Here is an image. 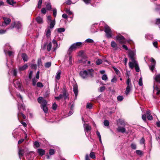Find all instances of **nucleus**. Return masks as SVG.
I'll list each match as a JSON object with an SVG mask.
<instances>
[{
    "mask_svg": "<svg viewBox=\"0 0 160 160\" xmlns=\"http://www.w3.org/2000/svg\"><path fill=\"white\" fill-rule=\"evenodd\" d=\"M93 74L94 70L91 69L81 71L79 73V75L81 77L85 79H87L89 77L92 78L93 76Z\"/></svg>",
    "mask_w": 160,
    "mask_h": 160,
    "instance_id": "nucleus-1",
    "label": "nucleus"
},
{
    "mask_svg": "<svg viewBox=\"0 0 160 160\" xmlns=\"http://www.w3.org/2000/svg\"><path fill=\"white\" fill-rule=\"evenodd\" d=\"M153 88L154 91H157L156 94L158 95L160 93V86L158 83L160 84V74L156 75L154 78Z\"/></svg>",
    "mask_w": 160,
    "mask_h": 160,
    "instance_id": "nucleus-2",
    "label": "nucleus"
},
{
    "mask_svg": "<svg viewBox=\"0 0 160 160\" xmlns=\"http://www.w3.org/2000/svg\"><path fill=\"white\" fill-rule=\"evenodd\" d=\"M18 108L19 112L18 113V120L19 121V118L22 116L23 119H25L26 118V116L22 114V112H21L22 109V110L24 111L25 110L24 106L22 103L20 104L19 102L18 104Z\"/></svg>",
    "mask_w": 160,
    "mask_h": 160,
    "instance_id": "nucleus-3",
    "label": "nucleus"
},
{
    "mask_svg": "<svg viewBox=\"0 0 160 160\" xmlns=\"http://www.w3.org/2000/svg\"><path fill=\"white\" fill-rule=\"evenodd\" d=\"M103 24L105 25L104 31L106 33V36L108 38H110L112 36V33L111 32V29L107 25H106L103 21H102L100 22V25Z\"/></svg>",
    "mask_w": 160,
    "mask_h": 160,
    "instance_id": "nucleus-4",
    "label": "nucleus"
},
{
    "mask_svg": "<svg viewBox=\"0 0 160 160\" xmlns=\"http://www.w3.org/2000/svg\"><path fill=\"white\" fill-rule=\"evenodd\" d=\"M126 83L127 87L125 91V93L127 95L129 94L132 89V84L131 82V80L129 77L126 81Z\"/></svg>",
    "mask_w": 160,
    "mask_h": 160,
    "instance_id": "nucleus-5",
    "label": "nucleus"
},
{
    "mask_svg": "<svg viewBox=\"0 0 160 160\" xmlns=\"http://www.w3.org/2000/svg\"><path fill=\"white\" fill-rule=\"evenodd\" d=\"M116 38V40L118 41L120 44H123L126 43V39L123 36L121 35H118Z\"/></svg>",
    "mask_w": 160,
    "mask_h": 160,
    "instance_id": "nucleus-6",
    "label": "nucleus"
},
{
    "mask_svg": "<svg viewBox=\"0 0 160 160\" xmlns=\"http://www.w3.org/2000/svg\"><path fill=\"white\" fill-rule=\"evenodd\" d=\"M128 55L131 59L132 61H136L134 58V56L135 55V52L134 51H132L131 50H128Z\"/></svg>",
    "mask_w": 160,
    "mask_h": 160,
    "instance_id": "nucleus-7",
    "label": "nucleus"
},
{
    "mask_svg": "<svg viewBox=\"0 0 160 160\" xmlns=\"http://www.w3.org/2000/svg\"><path fill=\"white\" fill-rule=\"evenodd\" d=\"M14 84L16 88L20 89L21 88V80L19 79L13 81Z\"/></svg>",
    "mask_w": 160,
    "mask_h": 160,
    "instance_id": "nucleus-8",
    "label": "nucleus"
},
{
    "mask_svg": "<svg viewBox=\"0 0 160 160\" xmlns=\"http://www.w3.org/2000/svg\"><path fill=\"white\" fill-rule=\"evenodd\" d=\"M150 61L152 63L151 65L149 66L150 69L151 71H153L156 64V62L155 60L152 58L150 59Z\"/></svg>",
    "mask_w": 160,
    "mask_h": 160,
    "instance_id": "nucleus-9",
    "label": "nucleus"
},
{
    "mask_svg": "<svg viewBox=\"0 0 160 160\" xmlns=\"http://www.w3.org/2000/svg\"><path fill=\"white\" fill-rule=\"evenodd\" d=\"M3 19L4 20V22L2 23V26L7 25L10 23L11 21L10 18L5 17H3Z\"/></svg>",
    "mask_w": 160,
    "mask_h": 160,
    "instance_id": "nucleus-10",
    "label": "nucleus"
},
{
    "mask_svg": "<svg viewBox=\"0 0 160 160\" xmlns=\"http://www.w3.org/2000/svg\"><path fill=\"white\" fill-rule=\"evenodd\" d=\"M84 130L85 132L88 133L91 130V126L88 124H83Z\"/></svg>",
    "mask_w": 160,
    "mask_h": 160,
    "instance_id": "nucleus-11",
    "label": "nucleus"
},
{
    "mask_svg": "<svg viewBox=\"0 0 160 160\" xmlns=\"http://www.w3.org/2000/svg\"><path fill=\"white\" fill-rule=\"evenodd\" d=\"M77 48L75 43L73 44L69 48L68 52V54L69 55L71 54L72 52V51L73 50Z\"/></svg>",
    "mask_w": 160,
    "mask_h": 160,
    "instance_id": "nucleus-12",
    "label": "nucleus"
},
{
    "mask_svg": "<svg viewBox=\"0 0 160 160\" xmlns=\"http://www.w3.org/2000/svg\"><path fill=\"white\" fill-rule=\"evenodd\" d=\"M73 91L75 94V96L76 98L78 93V86L77 84H75L73 86Z\"/></svg>",
    "mask_w": 160,
    "mask_h": 160,
    "instance_id": "nucleus-13",
    "label": "nucleus"
},
{
    "mask_svg": "<svg viewBox=\"0 0 160 160\" xmlns=\"http://www.w3.org/2000/svg\"><path fill=\"white\" fill-rule=\"evenodd\" d=\"M111 45L115 50H117L118 48L117 44L114 41H112L111 42Z\"/></svg>",
    "mask_w": 160,
    "mask_h": 160,
    "instance_id": "nucleus-14",
    "label": "nucleus"
},
{
    "mask_svg": "<svg viewBox=\"0 0 160 160\" xmlns=\"http://www.w3.org/2000/svg\"><path fill=\"white\" fill-rule=\"evenodd\" d=\"M117 130L118 132H121L122 133L125 132L126 131L125 128L122 127H118L117 128Z\"/></svg>",
    "mask_w": 160,
    "mask_h": 160,
    "instance_id": "nucleus-15",
    "label": "nucleus"
},
{
    "mask_svg": "<svg viewBox=\"0 0 160 160\" xmlns=\"http://www.w3.org/2000/svg\"><path fill=\"white\" fill-rule=\"evenodd\" d=\"M37 152L41 156L44 155L45 153L44 150L42 149H38L37 150Z\"/></svg>",
    "mask_w": 160,
    "mask_h": 160,
    "instance_id": "nucleus-16",
    "label": "nucleus"
},
{
    "mask_svg": "<svg viewBox=\"0 0 160 160\" xmlns=\"http://www.w3.org/2000/svg\"><path fill=\"white\" fill-rule=\"evenodd\" d=\"M28 66L27 64H25L23 66L19 67V70L21 71H22L25 70L28 68Z\"/></svg>",
    "mask_w": 160,
    "mask_h": 160,
    "instance_id": "nucleus-17",
    "label": "nucleus"
},
{
    "mask_svg": "<svg viewBox=\"0 0 160 160\" xmlns=\"http://www.w3.org/2000/svg\"><path fill=\"white\" fill-rule=\"evenodd\" d=\"M36 21L39 24H42L43 23V21L42 18L40 17H38L36 18Z\"/></svg>",
    "mask_w": 160,
    "mask_h": 160,
    "instance_id": "nucleus-18",
    "label": "nucleus"
},
{
    "mask_svg": "<svg viewBox=\"0 0 160 160\" xmlns=\"http://www.w3.org/2000/svg\"><path fill=\"white\" fill-rule=\"evenodd\" d=\"M134 67H135V70L136 72H138L140 71V69L138 65V62H137V61H134Z\"/></svg>",
    "mask_w": 160,
    "mask_h": 160,
    "instance_id": "nucleus-19",
    "label": "nucleus"
},
{
    "mask_svg": "<svg viewBox=\"0 0 160 160\" xmlns=\"http://www.w3.org/2000/svg\"><path fill=\"white\" fill-rule=\"evenodd\" d=\"M22 57L24 62L27 61L28 58L27 55L25 53H22Z\"/></svg>",
    "mask_w": 160,
    "mask_h": 160,
    "instance_id": "nucleus-20",
    "label": "nucleus"
},
{
    "mask_svg": "<svg viewBox=\"0 0 160 160\" xmlns=\"http://www.w3.org/2000/svg\"><path fill=\"white\" fill-rule=\"evenodd\" d=\"M61 71H58L56 73V78L58 80L60 78V75L61 74Z\"/></svg>",
    "mask_w": 160,
    "mask_h": 160,
    "instance_id": "nucleus-21",
    "label": "nucleus"
},
{
    "mask_svg": "<svg viewBox=\"0 0 160 160\" xmlns=\"http://www.w3.org/2000/svg\"><path fill=\"white\" fill-rule=\"evenodd\" d=\"M6 2L8 3L12 6H13L16 3L13 0H7Z\"/></svg>",
    "mask_w": 160,
    "mask_h": 160,
    "instance_id": "nucleus-22",
    "label": "nucleus"
},
{
    "mask_svg": "<svg viewBox=\"0 0 160 160\" xmlns=\"http://www.w3.org/2000/svg\"><path fill=\"white\" fill-rule=\"evenodd\" d=\"M51 31L50 28H48L46 30V35L47 37H49L51 35Z\"/></svg>",
    "mask_w": 160,
    "mask_h": 160,
    "instance_id": "nucleus-23",
    "label": "nucleus"
},
{
    "mask_svg": "<svg viewBox=\"0 0 160 160\" xmlns=\"http://www.w3.org/2000/svg\"><path fill=\"white\" fill-rule=\"evenodd\" d=\"M60 37H59V34H58L55 37V39L58 40H62L63 38V35L62 34L60 33Z\"/></svg>",
    "mask_w": 160,
    "mask_h": 160,
    "instance_id": "nucleus-24",
    "label": "nucleus"
},
{
    "mask_svg": "<svg viewBox=\"0 0 160 160\" xmlns=\"http://www.w3.org/2000/svg\"><path fill=\"white\" fill-rule=\"evenodd\" d=\"M50 22V28L51 29L52 28H53L55 25V20H53L52 21Z\"/></svg>",
    "mask_w": 160,
    "mask_h": 160,
    "instance_id": "nucleus-25",
    "label": "nucleus"
},
{
    "mask_svg": "<svg viewBox=\"0 0 160 160\" xmlns=\"http://www.w3.org/2000/svg\"><path fill=\"white\" fill-rule=\"evenodd\" d=\"M4 52L5 54H7V53H8V55L10 56H11L14 53V52L12 51H7V50H4Z\"/></svg>",
    "mask_w": 160,
    "mask_h": 160,
    "instance_id": "nucleus-26",
    "label": "nucleus"
},
{
    "mask_svg": "<svg viewBox=\"0 0 160 160\" xmlns=\"http://www.w3.org/2000/svg\"><path fill=\"white\" fill-rule=\"evenodd\" d=\"M129 68L131 69H132L134 67V61L129 62Z\"/></svg>",
    "mask_w": 160,
    "mask_h": 160,
    "instance_id": "nucleus-27",
    "label": "nucleus"
},
{
    "mask_svg": "<svg viewBox=\"0 0 160 160\" xmlns=\"http://www.w3.org/2000/svg\"><path fill=\"white\" fill-rule=\"evenodd\" d=\"M52 48V43L51 42H50L49 43V44L48 45L47 47V50L48 51H50L51 49Z\"/></svg>",
    "mask_w": 160,
    "mask_h": 160,
    "instance_id": "nucleus-28",
    "label": "nucleus"
},
{
    "mask_svg": "<svg viewBox=\"0 0 160 160\" xmlns=\"http://www.w3.org/2000/svg\"><path fill=\"white\" fill-rule=\"evenodd\" d=\"M24 151L22 149H20L19 151L18 154L20 157L22 156L24 154Z\"/></svg>",
    "mask_w": 160,
    "mask_h": 160,
    "instance_id": "nucleus-29",
    "label": "nucleus"
},
{
    "mask_svg": "<svg viewBox=\"0 0 160 160\" xmlns=\"http://www.w3.org/2000/svg\"><path fill=\"white\" fill-rule=\"evenodd\" d=\"M57 30L58 32L60 33L63 32L65 31V28H58Z\"/></svg>",
    "mask_w": 160,
    "mask_h": 160,
    "instance_id": "nucleus-30",
    "label": "nucleus"
},
{
    "mask_svg": "<svg viewBox=\"0 0 160 160\" xmlns=\"http://www.w3.org/2000/svg\"><path fill=\"white\" fill-rule=\"evenodd\" d=\"M145 38L148 39H150L153 38L152 35L150 34H147L145 35Z\"/></svg>",
    "mask_w": 160,
    "mask_h": 160,
    "instance_id": "nucleus-31",
    "label": "nucleus"
},
{
    "mask_svg": "<svg viewBox=\"0 0 160 160\" xmlns=\"http://www.w3.org/2000/svg\"><path fill=\"white\" fill-rule=\"evenodd\" d=\"M42 108L43 111L44 112L47 113L48 112V108L46 106V105L45 106H42Z\"/></svg>",
    "mask_w": 160,
    "mask_h": 160,
    "instance_id": "nucleus-32",
    "label": "nucleus"
},
{
    "mask_svg": "<svg viewBox=\"0 0 160 160\" xmlns=\"http://www.w3.org/2000/svg\"><path fill=\"white\" fill-rule=\"evenodd\" d=\"M68 54V55L69 56V60H68L69 63L70 64H72V56L71 55V54H70V55H69Z\"/></svg>",
    "mask_w": 160,
    "mask_h": 160,
    "instance_id": "nucleus-33",
    "label": "nucleus"
},
{
    "mask_svg": "<svg viewBox=\"0 0 160 160\" xmlns=\"http://www.w3.org/2000/svg\"><path fill=\"white\" fill-rule=\"evenodd\" d=\"M46 8L47 10H50L52 9V6L50 3H48L46 5Z\"/></svg>",
    "mask_w": 160,
    "mask_h": 160,
    "instance_id": "nucleus-34",
    "label": "nucleus"
},
{
    "mask_svg": "<svg viewBox=\"0 0 160 160\" xmlns=\"http://www.w3.org/2000/svg\"><path fill=\"white\" fill-rule=\"evenodd\" d=\"M42 0H39L38 4V8H41V5L42 3Z\"/></svg>",
    "mask_w": 160,
    "mask_h": 160,
    "instance_id": "nucleus-35",
    "label": "nucleus"
},
{
    "mask_svg": "<svg viewBox=\"0 0 160 160\" xmlns=\"http://www.w3.org/2000/svg\"><path fill=\"white\" fill-rule=\"evenodd\" d=\"M65 11L69 15L73 14V12L68 9H67Z\"/></svg>",
    "mask_w": 160,
    "mask_h": 160,
    "instance_id": "nucleus-36",
    "label": "nucleus"
},
{
    "mask_svg": "<svg viewBox=\"0 0 160 160\" xmlns=\"http://www.w3.org/2000/svg\"><path fill=\"white\" fill-rule=\"evenodd\" d=\"M51 65V63L50 62H48L46 63L45 64V66L46 68H48L50 67Z\"/></svg>",
    "mask_w": 160,
    "mask_h": 160,
    "instance_id": "nucleus-37",
    "label": "nucleus"
},
{
    "mask_svg": "<svg viewBox=\"0 0 160 160\" xmlns=\"http://www.w3.org/2000/svg\"><path fill=\"white\" fill-rule=\"evenodd\" d=\"M74 43L77 48H79L82 44V43L81 42H78Z\"/></svg>",
    "mask_w": 160,
    "mask_h": 160,
    "instance_id": "nucleus-38",
    "label": "nucleus"
},
{
    "mask_svg": "<svg viewBox=\"0 0 160 160\" xmlns=\"http://www.w3.org/2000/svg\"><path fill=\"white\" fill-rule=\"evenodd\" d=\"M55 38L53 39L52 41V42L53 44L54 45V46L56 47V48H57L58 47V44L57 43V42L56 41Z\"/></svg>",
    "mask_w": 160,
    "mask_h": 160,
    "instance_id": "nucleus-39",
    "label": "nucleus"
},
{
    "mask_svg": "<svg viewBox=\"0 0 160 160\" xmlns=\"http://www.w3.org/2000/svg\"><path fill=\"white\" fill-rule=\"evenodd\" d=\"M16 95L17 96L18 98L20 99V101H21L22 102V98L19 93H17L16 94Z\"/></svg>",
    "mask_w": 160,
    "mask_h": 160,
    "instance_id": "nucleus-40",
    "label": "nucleus"
},
{
    "mask_svg": "<svg viewBox=\"0 0 160 160\" xmlns=\"http://www.w3.org/2000/svg\"><path fill=\"white\" fill-rule=\"evenodd\" d=\"M63 98L62 94H60L58 97H55V99L57 100H59Z\"/></svg>",
    "mask_w": 160,
    "mask_h": 160,
    "instance_id": "nucleus-41",
    "label": "nucleus"
},
{
    "mask_svg": "<svg viewBox=\"0 0 160 160\" xmlns=\"http://www.w3.org/2000/svg\"><path fill=\"white\" fill-rule=\"evenodd\" d=\"M138 84L140 86H142L143 85L142 78V77H141L139 80Z\"/></svg>",
    "mask_w": 160,
    "mask_h": 160,
    "instance_id": "nucleus-42",
    "label": "nucleus"
},
{
    "mask_svg": "<svg viewBox=\"0 0 160 160\" xmlns=\"http://www.w3.org/2000/svg\"><path fill=\"white\" fill-rule=\"evenodd\" d=\"M90 157L92 158H95V156L94 153L93 152H92L90 153Z\"/></svg>",
    "mask_w": 160,
    "mask_h": 160,
    "instance_id": "nucleus-43",
    "label": "nucleus"
},
{
    "mask_svg": "<svg viewBox=\"0 0 160 160\" xmlns=\"http://www.w3.org/2000/svg\"><path fill=\"white\" fill-rule=\"evenodd\" d=\"M136 153L139 155H142V151L139 150H137L136 151Z\"/></svg>",
    "mask_w": 160,
    "mask_h": 160,
    "instance_id": "nucleus-44",
    "label": "nucleus"
},
{
    "mask_svg": "<svg viewBox=\"0 0 160 160\" xmlns=\"http://www.w3.org/2000/svg\"><path fill=\"white\" fill-rule=\"evenodd\" d=\"M32 74H33V72L32 71H30L29 73V75H28V77L29 79H31L32 78Z\"/></svg>",
    "mask_w": 160,
    "mask_h": 160,
    "instance_id": "nucleus-45",
    "label": "nucleus"
},
{
    "mask_svg": "<svg viewBox=\"0 0 160 160\" xmlns=\"http://www.w3.org/2000/svg\"><path fill=\"white\" fill-rule=\"evenodd\" d=\"M102 78L103 80H106L108 79L107 75L106 74H103L102 77Z\"/></svg>",
    "mask_w": 160,
    "mask_h": 160,
    "instance_id": "nucleus-46",
    "label": "nucleus"
},
{
    "mask_svg": "<svg viewBox=\"0 0 160 160\" xmlns=\"http://www.w3.org/2000/svg\"><path fill=\"white\" fill-rule=\"evenodd\" d=\"M42 106H45L47 104V102L46 101V100L45 99H43V100L42 102L41 103Z\"/></svg>",
    "mask_w": 160,
    "mask_h": 160,
    "instance_id": "nucleus-47",
    "label": "nucleus"
},
{
    "mask_svg": "<svg viewBox=\"0 0 160 160\" xmlns=\"http://www.w3.org/2000/svg\"><path fill=\"white\" fill-rule=\"evenodd\" d=\"M55 153V150L53 149H50L49 150V153L50 155L54 154Z\"/></svg>",
    "mask_w": 160,
    "mask_h": 160,
    "instance_id": "nucleus-48",
    "label": "nucleus"
},
{
    "mask_svg": "<svg viewBox=\"0 0 160 160\" xmlns=\"http://www.w3.org/2000/svg\"><path fill=\"white\" fill-rule=\"evenodd\" d=\"M38 80L36 78H34L32 80V85L33 86H35L36 85V83L38 81Z\"/></svg>",
    "mask_w": 160,
    "mask_h": 160,
    "instance_id": "nucleus-49",
    "label": "nucleus"
},
{
    "mask_svg": "<svg viewBox=\"0 0 160 160\" xmlns=\"http://www.w3.org/2000/svg\"><path fill=\"white\" fill-rule=\"evenodd\" d=\"M102 62V61L101 59H98L96 61V64L97 65L101 64Z\"/></svg>",
    "mask_w": 160,
    "mask_h": 160,
    "instance_id": "nucleus-50",
    "label": "nucleus"
},
{
    "mask_svg": "<svg viewBox=\"0 0 160 160\" xmlns=\"http://www.w3.org/2000/svg\"><path fill=\"white\" fill-rule=\"evenodd\" d=\"M37 86L38 87L42 88L43 87V85L40 82H38L37 83Z\"/></svg>",
    "mask_w": 160,
    "mask_h": 160,
    "instance_id": "nucleus-51",
    "label": "nucleus"
},
{
    "mask_svg": "<svg viewBox=\"0 0 160 160\" xmlns=\"http://www.w3.org/2000/svg\"><path fill=\"white\" fill-rule=\"evenodd\" d=\"M31 68L32 69L36 70L37 68V65L36 64H32L31 65Z\"/></svg>",
    "mask_w": 160,
    "mask_h": 160,
    "instance_id": "nucleus-52",
    "label": "nucleus"
},
{
    "mask_svg": "<svg viewBox=\"0 0 160 160\" xmlns=\"http://www.w3.org/2000/svg\"><path fill=\"white\" fill-rule=\"evenodd\" d=\"M53 12L54 17H55L57 15V9L56 8L53 9Z\"/></svg>",
    "mask_w": 160,
    "mask_h": 160,
    "instance_id": "nucleus-53",
    "label": "nucleus"
},
{
    "mask_svg": "<svg viewBox=\"0 0 160 160\" xmlns=\"http://www.w3.org/2000/svg\"><path fill=\"white\" fill-rule=\"evenodd\" d=\"M87 108L89 109H91L92 107V105L90 103H88L87 105Z\"/></svg>",
    "mask_w": 160,
    "mask_h": 160,
    "instance_id": "nucleus-54",
    "label": "nucleus"
},
{
    "mask_svg": "<svg viewBox=\"0 0 160 160\" xmlns=\"http://www.w3.org/2000/svg\"><path fill=\"white\" fill-rule=\"evenodd\" d=\"M43 99L42 97H39L38 99V101L40 103H41L42 101L43 100Z\"/></svg>",
    "mask_w": 160,
    "mask_h": 160,
    "instance_id": "nucleus-55",
    "label": "nucleus"
},
{
    "mask_svg": "<svg viewBox=\"0 0 160 160\" xmlns=\"http://www.w3.org/2000/svg\"><path fill=\"white\" fill-rule=\"evenodd\" d=\"M104 124L106 126H108L109 125V122L107 120H105L104 121Z\"/></svg>",
    "mask_w": 160,
    "mask_h": 160,
    "instance_id": "nucleus-56",
    "label": "nucleus"
},
{
    "mask_svg": "<svg viewBox=\"0 0 160 160\" xmlns=\"http://www.w3.org/2000/svg\"><path fill=\"white\" fill-rule=\"evenodd\" d=\"M7 29L6 30H4L3 29L0 30V34H2L5 33L7 31Z\"/></svg>",
    "mask_w": 160,
    "mask_h": 160,
    "instance_id": "nucleus-57",
    "label": "nucleus"
},
{
    "mask_svg": "<svg viewBox=\"0 0 160 160\" xmlns=\"http://www.w3.org/2000/svg\"><path fill=\"white\" fill-rule=\"evenodd\" d=\"M86 42L89 43H92L93 42V40L90 38H88L86 39L85 41Z\"/></svg>",
    "mask_w": 160,
    "mask_h": 160,
    "instance_id": "nucleus-58",
    "label": "nucleus"
},
{
    "mask_svg": "<svg viewBox=\"0 0 160 160\" xmlns=\"http://www.w3.org/2000/svg\"><path fill=\"white\" fill-rule=\"evenodd\" d=\"M123 99V98L122 96H118L117 97V99L119 101H122Z\"/></svg>",
    "mask_w": 160,
    "mask_h": 160,
    "instance_id": "nucleus-59",
    "label": "nucleus"
},
{
    "mask_svg": "<svg viewBox=\"0 0 160 160\" xmlns=\"http://www.w3.org/2000/svg\"><path fill=\"white\" fill-rule=\"evenodd\" d=\"M57 106L55 103H54L53 104L52 106V108L53 110H56L57 108Z\"/></svg>",
    "mask_w": 160,
    "mask_h": 160,
    "instance_id": "nucleus-60",
    "label": "nucleus"
},
{
    "mask_svg": "<svg viewBox=\"0 0 160 160\" xmlns=\"http://www.w3.org/2000/svg\"><path fill=\"white\" fill-rule=\"evenodd\" d=\"M84 52L83 51H81L79 52L78 53V55L81 57H83L84 56Z\"/></svg>",
    "mask_w": 160,
    "mask_h": 160,
    "instance_id": "nucleus-61",
    "label": "nucleus"
},
{
    "mask_svg": "<svg viewBox=\"0 0 160 160\" xmlns=\"http://www.w3.org/2000/svg\"><path fill=\"white\" fill-rule=\"evenodd\" d=\"M145 140L143 138H142L140 140V142L141 144H144L145 143Z\"/></svg>",
    "mask_w": 160,
    "mask_h": 160,
    "instance_id": "nucleus-62",
    "label": "nucleus"
},
{
    "mask_svg": "<svg viewBox=\"0 0 160 160\" xmlns=\"http://www.w3.org/2000/svg\"><path fill=\"white\" fill-rule=\"evenodd\" d=\"M147 118L149 120H151L153 119V117L151 115H149L147 116Z\"/></svg>",
    "mask_w": 160,
    "mask_h": 160,
    "instance_id": "nucleus-63",
    "label": "nucleus"
},
{
    "mask_svg": "<svg viewBox=\"0 0 160 160\" xmlns=\"http://www.w3.org/2000/svg\"><path fill=\"white\" fill-rule=\"evenodd\" d=\"M34 145L37 148H38L39 146V143L37 141H35L34 143Z\"/></svg>",
    "mask_w": 160,
    "mask_h": 160,
    "instance_id": "nucleus-64",
    "label": "nucleus"
}]
</instances>
